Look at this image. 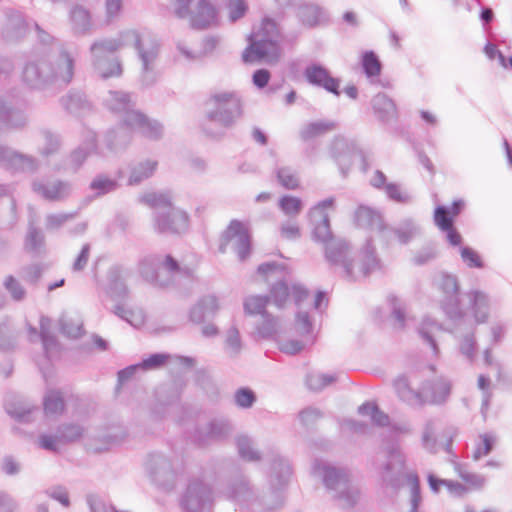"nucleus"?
<instances>
[{
	"label": "nucleus",
	"mask_w": 512,
	"mask_h": 512,
	"mask_svg": "<svg viewBox=\"0 0 512 512\" xmlns=\"http://www.w3.org/2000/svg\"><path fill=\"white\" fill-rule=\"evenodd\" d=\"M124 46H133L142 64L141 84L150 87L157 81L154 63L159 54V42L150 32L138 33L136 30H125L117 38L96 40L90 47L92 65L95 72L102 78L120 77L122 65L115 52Z\"/></svg>",
	"instance_id": "f257e3e1"
},
{
	"label": "nucleus",
	"mask_w": 512,
	"mask_h": 512,
	"mask_svg": "<svg viewBox=\"0 0 512 512\" xmlns=\"http://www.w3.org/2000/svg\"><path fill=\"white\" fill-rule=\"evenodd\" d=\"M74 58L64 49L33 57L23 66L21 79L29 89L44 91L66 87L74 76Z\"/></svg>",
	"instance_id": "f03ea898"
},
{
	"label": "nucleus",
	"mask_w": 512,
	"mask_h": 512,
	"mask_svg": "<svg viewBox=\"0 0 512 512\" xmlns=\"http://www.w3.org/2000/svg\"><path fill=\"white\" fill-rule=\"evenodd\" d=\"M350 249V244L345 239L335 237L324 246V257L331 266H342L346 278L351 281L366 278L381 268L380 259L370 238L362 249V265L357 271L354 268V259L349 257Z\"/></svg>",
	"instance_id": "7ed1b4c3"
},
{
	"label": "nucleus",
	"mask_w": 512,
	"mask_h": 512,
	"mask_svg": "<svg viewBox=\"0 0 512 512\" xmlns=\"http://www.w3.org/2000/svg\"><path fill=\"white\" fill-rule=\"evenodd\" d=\"M141 201L156 211L153 216L154 229L160 234L181 235L189 229V215L173 206L169 192H151L142 196Z\"/></svg>",
	"instance_id": "20e7f679"
},
{
	"label": "nucleus",
	"mask_w": 512,
	"mask_h": 512,
	"mask_svg": "<svg viewBox=\"0 0 512 512\" xmlns=\"http://www.w3.org/2000/svg\"><path fill=\"white\" fill-rule=\"evenodd\" d=\"M281 35L273 19H263L259 30L249 37V45L242 53L245 63L265 61L276 63L281 55Z\"/></svg>",
	"instance_id": "39448f33"
},
{
	"label": "nucleus",
	"mask_w": 512,
	"mask_h": 512,
	"mask_svg": "<svg viewBox=\"0 0 512 512\" xmlns=\"http://www.w3.org/2000/svg\"><path fill=\"white\" fill-rule=\"evenodd\" d=\"M291 467L287 459L276 454L271 459V468L268 477L269 489L265 493L258 490L254 510L260 512H275L284 505L283 489L288 484Z\"/></svg>",
	"instance_id": "423d86ee"
},
{
	"label": "nucleus",
	"mask_w": 512,
	"mask_h": 512,
	"mask_svg": "<svg viewBox=\"0 0 512 512\" xmlns=\"http://www.w3.org/2000/svg\"><path fill=\"white\" fill-rule=\"evenodd\" d=\"M243 114L242 99L235 91L216 92L205 102L206 119L223 129L234 127Z\"/></svg>",
	"instance_id": "0eeeda50"
},
{
	"label": "nucleus",
	"mask_w": 512,
	"mask_h": 512,
	"mask_svg": "<svg viewBox=\"0 0 512 512\" xmlns=\"http://www.w3.org/2000/svg\"><path fill=\"white\" fill-rule=\"evenodd\" d=\"M312 474L321 478L327 490L335 492L334 497L343 501L345 506L352 507L356 503L357 491L351 488L346 469L315 459Z\"/></svg>",
	"instance_id": "6e6552de"
},
{
	"label": "nucleus",
	"mask_w": 512,
	"mask_h": 512,
	"mask_svg": "<svg viewBox=\"0 0 512 512\" xmlns=\"http://www.w3.org/2000/svg\"><path fill=\"white\" fill-rule=\"evenodd\" d=\"M140 273L147 281L159 287H167L170 283L168 279H160V270L164 269L172 275H181L188 279L193 278V270L188 267H181L179 262L170 254L149 255L140 262Z\"/></svg>",
	"instance_id": "1a4fd4ad"
},
{
	"label": "nucleus",
	"mask_w": 512,
	"mask_h": 512,
	"mask_svg": "<svg viewBox=\"0 0 512 512\" xmlns=\"http://www.w3.org/2000/svg\"><path fill=\"white\" fill-rule=\"evenodd\" d=\"M152 482L166 490L174 488L176 479L183 471V462L178 457H168L161 452H152L145 462Z\"/></svg>",
	"instance_id": "9d476101"
},
{
	"label": "nucleus",
	"mask_w": 512,
	"mask_h": 512,
	"mask_svg": "<svg viewBox=\"0 0 512 512\" xmlns=\"http://www.w3.org/2000/svg\"><path fill=\"white\" fill-rule=\"evenodd\" d=\"M440 288L444 293L441 307L446 316L454 323L465 322L466 312L459 301L457 277L448 273L442 274Z\"/></svg>",
	"instance_id": "9b49d317"
},
{
	"label": "nucleus",
	"mask_w": 512,
	"mask_h": 512,
	"mask_svg": "<svg viewBox=\"0 0 512 512\" xmlns=\"http://www.w3.org/2000/svg\"><path fill=\"white\" fill-rule=\"evenodd\" d=\"M212 502L211 487L201 480H192L181 497L180 506L185 512H210Z\"/></svg>",
	"instance_id": "f8f14e48"
},
{
	"label": "nucleus",
	"mask_w": 512,
	"mask_h": 512,
	"mask_svg": "<svg viewBox=\"0 0 512 512\" xmlns=\"http://www.w3.org/2000/svg\"><path fill=\"white\" fill-rule=\"evenodd\" d=\"M31 189L45 201L60 203L71 196L73 185L68 180L41 177L32 180Z\"/></svg>",
	"instance_id": "ddd939ff"
},
{
	"label": "nucleus",
	"mask_w": 512,
	"mask_h": 512,
	"mask_svg": "<svg viewBox=\"0 0 512 512\" xmlns=\"http://www.w3.org/2000/svg\"><path fill=\"white\" fill-rule=\"evenodd\" d=\"M258 490L245 475L239 474L229 481L225 495L240 507L254 509Z\"/></svg>",
	"instance_id": "4468645a"
},
{
	"label": "nucleus",
	"mask_w": 512,
	"mask_h": 512,
	"mask_svg": "<svg viewBox=\"0 0 512 512\" xmlns=\"http://www.w3.org/2000/svg\"><path fill=\"white\" fill-rule=\"evenodd\" d=\"M97 150V141L93 136L71 150L56 165L55 170L66 174H76L83 167L88 157Z\"/></svg>",
	"instance_id": "2eb2a0df"
},
{
	"label": "nucleus",
	"mask_w": 512,
	"mask_h": 512,
	"mask_svg": "<svg viewBox=\"0 0 512 512\" xmlns=\"http://www.w3.org/2000/svg\"><path fill=\"white\" fill-rule=\"evenodd\" d=\"M330 156L338 165L343 176H346L353 160L356 156H360L363 161L364 155L353 140L337 136L331 143Z\"/></svg>",
	"instance_id": "dca6fc26"
},
{
	"label": "nucleus",
	"mask_w": 512,
	"mask_h": 512,
	"mask_svg": "<svg viewBox=\"0 0 512 512\" xmlns=\"http://www.w3.org/2000/svg\"><path fill=\"white\" fill-rule=\"evenodd\" d=\"M224 242L220 245V251L225 252L227 242L235 239L234 251L240 261L246 260L251 253V237L248 230L244 227L243 223L239 220H232L228 225L224 235Z\"/></svg>",
	"instance_id": "f3484780"
},
{
	"label": "nucleus",
	"mask_w": 512,
	"mask_h": 512,
	"mask_svg": "<svg viewBox=\"0 0 512 512\" xmlns=\"http://www.w3.org/2000/svg\"><path fill=\"white\" fill-rule=\"evenodd\" d=\"M305 80L312 86L324 89L335 96H340V79L333 77L330 71L320 63H311L304 69Z\"/></svg>",
	"instance_id": "a211bd4d"
},
{
	"label": "nucleus",
	"mask_w": 512,
	"mask_h": 512,
	"mask_svg": "<svg viewBox=\"0 0 512 512\" xmlns=\"http://www.w3.org/2000/svg\"><path fill=\"white\" fill-rule=\"evenodd\" d=\"M385 454L387 461L379 467L382 481L391 487H397L399 474L404 469L405 458L396 443L387 446Z\"/></svg>",
	"instance_id": "6ab92c4d"
},
{
	"label": "nucleus",
	"mask_w": 512,
	"mask_h": 512,
	"mask_svg": "<svg viewBox=\"0 0 512 512\" xmlns=\"http://www.w3.org/2000/svg\"><path fill=\"white\" fill-rule=\"evenodd\" d=\"M0 166L14 172H36L40 162L33 156L19 153L10 147L0 145Z\"/></svg>",
	"instance_id": "aec40b11"
},
{
	"label": "nucleus",
	"mask_w": 512,
	"mask_h": 512,
	"mask_svg": "<svg viewBox=\"0 0 512 512\" xmlns=\"http://www.w3.org/2000/svg\"><path fill=\"white\" fill-rule=\"evenodd\" d=\"M234 431L232 422L224 416L212 418L205 426L197 429L196 438L200 443L223 441Z\"/></svg>",
	"instance_id": "412c9836"
},
{
	"label": "nucleus",
	"mask_w": 512,
	"mask_h": 512,
	"mask_svg": "<svg viewBox=\"0 0 512 512\" xmlns=\"http://www.w3.org/2000/svg\"><path fill=\"white\" fill-rule=\"evenodd\" d=\"M127 126L141 133L147 139L159 140L163 136V125L155 120L148 118L142 112H130L127 118Z\"/></svg>",
	"instance_id": "4be33fe9"
},
{
	"label": "nucleus",
	"mask_w": 512,
	"mask_h": 512,
	"mask_svg": "<svg viewBox=\"0 0 512 512\" xmlns=\"http://www.w3.org/2000/svg\"><path fill=\"white\" fill-rule=\"evenodd\" d=\"M104 105L111 112L120 115L125 125H127L128 114L130 112H138L135 109L136 102L132 99V94L124 91L110 90L104 98Z\"/></svg>",
	"instance_id": "5701e85b"
},
{
	"label": "nucleus",
	"mask_w": 512,
	"mask_h": 512,
	"mask_svg": "<svg viewBox=\"0 0 512 512\" xmlns=\"http://www.w3.org/2000/svg\"><path fill=\"white\" fill-rule=\"evenodd\" d=\"M27 123L24 110L12 100L0 97V125L7 128H21Z\"/></svg>",
	"instance_id": "b1692460"
},
{
	"label": "nucleus",
	"mask_w": 512,
	"mask_h": 512,
	"mask_svg": "<svg viewBox=\"0 0 512 512\" xmlns=\"http://www.w3.org/2000/svg\"><path fill=\"white\" fill-rule=\"evenodd\" d=\"M424 404H441L446 401L451 392V383L444 377L428 381L421 387Z\"/></svg>",
	"instance_id": "393cba45"
},
{
	"label": "nucleus",
	"mask_w": 512,
	"mask_h": 512,
	"mask_svg": "<svg viewBox=\"0 0 512 512\" xmlns=\"http://www.w3.org/2000/svg\"><path fill=\"white\" fill-rule=\"evenodd\" d=\"M28 30L23 15L17 11L6 13V22L2 28L1 36L7 42H15L22 39Z\"/></svg>",
	"instance_id": "a878e982"
},
{
	"label": "nucleus",
	"mask_w": 512,
	"mask_h": 512,
	"mask_svg": "<svg viewBox=\"0 0 512 512\" xmlns=\"http://www.w3.org/2000/svg\"><path fill=\"white\" fill-rule=\"evenodd\" d=\"M219 310L218 299L214 295L203 296L190 309L189 319L195 324L204 323L213 319Z\"/></svg>",
	"instance_id": "bb28decb"
},
{
	"label": "nucleus",
	"mask_w": 512,
	"mask_h": 512,
	"mask_svg": "<svg viewBox=\"0 0 512 512\" xmlns=\"http://www.w3.org/2000/svg\"><path fill=\"white\" fill-rule=\"evenodd\" d=\"M121 177V171H118V177H111L107 173L96 174L88 186V189L92 192L91 197L93 199H98L110 193L116 192L121 186L119 182Z\"/></svg>",
	"instance_id": "cd10ccee"
},
{
	"label": "nucleus",
	"mask_w": 512,
	"mask_h": 512,
	"mask_svg": "<svg viewBox=\"0 0 512 512\" xmlns=\"http://www.w3.org/2000/svg\"><path fill=\"white\" fill-rule=\"evenodd\" d=\"M217 20L216 8L207 0H199L195 11L191 13L190 25L193 29L204 30Z\"/></svg>",
	"instance_id": "c85d7f7f"
},
{
	"label": "nucleus",
	"mask_w": 512,
	"mask_h": 512,
	"mask_svg": "<svg viewBox=\"0 0 512 512\" xmlns=\"http://www.w3.org/2000/svg\"><path fill=\"white\" fill-rule=\"evenodd\" d=\"M371 104L375 116L382 123H388L397 119L398 112L396 104L385 93L376 94L373 97Z\"/></svg>",
	"instance_id": "c756f323"
},
{
	"label": "nucleus",
	"mask_w": 512,
	"mask_h": 512,
	"mask_svg": "<svg viewBox=\"0 0 512 512\" xmlns=\"http://www.w3.org/2000/svg\"><path fill=\"white\" fill-rule=\"evenodd\" d=\"M355 222L359 227L376 230L381 234L387 230L382 215L367 206H359L355 212Z\"/></svg>",
	"instance_id": "7c9ffc66"
},
{
	"label": "nucleus",
	"mask_w": 512,
	"mask_h": 512,
	"mask_svg": "<svg viewBox=\"0 0 512 512\" xmlns=\"http://www.w3.org/2000/svg\"><path fill=\"white\" fill-rule=\"evenodd\" d=\"M297 16L300 22L309 28L320 25L328 20L327 11L313 3L302 4L298 7Z\"/></svg>",
	"instance_id": "2f4dec72"
},
{
	"label": "nucleus",
	"mask_w": 512,
	"mask_h": 512,
	"mask_svg": "<svg viewBox=\"0 0 512 512\" xmlns=\"http://www.w3.org/2000/svg\"><path fill=\"white\" fill-rule=\"evenodd\" d=\"M156 398L158 403L152 409L151 414L155 419H161L165 415L166 407L177 403L180 395L175 386L169 385L158 388Z\"/></svg>",
	"instance_id": "473e14b6"
},
{
	"label": "nucleus",
	"mask_w": 512,
	"mask_h": 512,
	"mask_svg": "<svg viewBox=\"0 0 512 512\" xmlns=\"http://www.w3.org/2000/svg\"><path fill=\"white\" fill-rule=\"evenodd\" d=\"M131 129L122 122V125L109 130L105 135V143L109 150L118 152L127 147L131 141Z\"/></svg>",
	"instance_id": "72a5a7b5"
},
{
	"label": "nucleus",
	"mask_w": 512,
	"mask_h": 512,
	"mask_svg": "<svg viewBox=\"0 0 512 512\" xmlns=\"http://www.w3.org/2000/svg\"><path fill=\"white\" fill-rule=\"evenodd\" d=\"M394 387L399 397L411 406L424 405L423 393L420 390L411 388L406 376L401 375L394 381Z\"/></svg>",
	"instance_id": "f704fd0d"
},
{
	"label": "nucleus",
	"mask_w": 512,
	"mask_h": 512,
	"mask_svg": "<svg viewBox=\"0 0 512 512\" xmlns=\"http://www.w3.org/2000/svg\"><path fill=\"white\" fill-rule=\"evenodd\" d=\"M386 229L387 230L382 233L383 237L393 234L401 244L409 243L420 231L419 226L411 218L402 220L395 228L386 226Z\"/></svg>",
	"instance_id": "c9c22d12"
},
{
	"label": "nucleus",
	"mask_w": 512,
	"mask_h": 512,
	"mask_svg": "<svg viewBox=\"0 0 512 512\" xmlns=\"http://www.w3.org/2000/svg\"><path fill=\"white\" fill-rule=\"evenodd\" d=\"M24 248L34 256H40L45 250V235L32 221H29Z\"/></svg>",
	"instance_id": "e433bc0d"
},
{
	"label": "nucleus",
	"mask_w": 512,
	"mask_h": 512,
	"mask_svg": "<svg viewBox=\"0 0 512 512\" xmlns=\"http://www.w3.org/2000/svg\"><path fill=\"white\" fill-rule=\"evenodd\" d=\"M158 163L154 160H144L130 167V176L128 179V185L134 186L140 184L142 181L151 177L156 170Z\"/></svg>",
	"instance_id": "4c0bfd02"
},
{
	"label": "nucleus",
	"mask_w": 512,
	"mask_h": 512,
	"mask_svg": "<svg viewBox=\"0 0 512 512\" xmlns=\"http://www.w3.org/2000/svg\"><path fill=\"white\" fill-rule=\"evenodd\" d=\"M59 329L67 338L78 339L84 334L83 321L78 316L63 314L59 319Z\"/></svg>",
	"instance_id": "58836bf2"
},
{
	"label": "nucleus",
	"mask_w": 512,
	"mask_h": 512,
	"mask_svg": "<svg viewBox=\"0 0 512 512\" xmlns=\"http://www.w3.org/2000/svg\"><path fill=\"white\" fill-rule=\"evenodd\" d=\"M235 444L241 459L248 462H259L262 459L261 453L254 448V441L248 435H238Z\"/></svg>",
	"instance_id": "ea45409f"
},
{
	"label": "nucleus",
	"mask_w": 512,
	"mask_h": 512,
	"mask_svg": "<svg viewBox=\"0 0 512 512\" xmlns=\"http://www.w3.org/2000/svg\"><path fill=\"white\" fill-rule=\"evenodd\" d=\"M440 329L441 325L429 317H425L418 328L420 337L431 347L435 356L439 354V347L435 339V332L440 331Z\"/></svg>",
	"instance_id": "a19ab883"
},
{
	"label": "nucleus",
	"mask_w": 512,
	"mask_h": 512,
	"mask_svg": "<svg viewBox=\"0 0 512 512\" xmlns=\"http://www.w3.org/2000/svg\"><path fill=\"white\" fill-rule=\"evenodd\" d=\"M336 126V122L331 120L310 122L301 129L300 136L302 140L307 141L334 130Z\"/></svg>",
	"instance_id": "79ce46f5"
},
{
	"label": "nucleus",
	"mask_w": 512,
	"mask_h": 512,
	"mask_svg": "<svg viewBox=\"0 0 512 512\" xmlns=\"http://www.w3.org/2000/svg\"><path fill=\"white\" fill-rule=\"evenodd\" d=\"M314 225L312 230V238L315 242L321 243L323 247L330 239L335 237L332 234L330 228V220L328 215H318L314 221H311Z\"/></svg>",
	"instance_id": "37998d69"
},
{
	"label": "nucleus",
	"mask_w": 512,
	"mask_h": 512,
	"mask_svg": "<svg viewBox=\"0 0 512 512\" xmlns=\"http://www.w3.org/2000/svg\"><path fill=\"white\" fill-rule=\"evenodd\" d=\"M72 29L76 34H85L91 27V16L88 10L82 6H75L70 12Z\"/></svg>",
	"instance_id": "c03bdc74"
},
{
	"label": "nucleus",
	"mask_w": 512,
	"mask_h": 512,
	"mask_svg": "<svg viewBox=\"0 0 512 512\" xmlns=\"http://www.w3.org/2000/svg\"><path fill=\"white\" fill-rule=\"evenodd\" d=\"M5 410L15 420L23 423L30 422L32 420V414L39 412L36 407H30L22 402H13L9 399L5 400Z\"/></svg>",
	"instance_id": "a18cd8bd"
},
{
	"label": "nucleus",
	"mask_w": 512,
	"mask_h": 512,
	"mask_svg": "<svg viewBox=\"0 0 512 512\" xmlns=\"http://www.w3.org/2000/svg\"><path fill=\"white\" fill-rule=\"evenodd\" d=\"M62 107L71 114H77L89 107L85 95L80 91L71 90L60 99Z\"/></svg>",
	"instance_id": "49530a36"
},
{
	"label": "nucleus",
	"mask_w": 512,
	"mask_h": 512,
	"mask_svg": "<svg viewBox=\"0 0 512 512\" xmlns=\"http://www.w3.org/2000/svg\"><path fill=\"white\" fill-rule=\"evenodd\" d=\"M361 68L369 79L378 77L382 71V63L377 54L372 50L364 51L361 55Z\"/></svg>",
	"instance_id": "de8ad7c7"
},
{
	"label": "nucleus",
	"mask_w": 512,
	"mask_h": 512,
	"mask_svg": "<svg viewBox=\"0 0 512 512\" xmlns=\"http://www.w3.org/2000/svg\"><path fill=\"white\" fill-rule=\"evenodd\" d=\"M108 285L110 292L116 297L123 298L127 295L128 289L123 280V269L120 266H113L108 271Z\"/></svg>",
	"instance_id": "09e8293b"
},
{
	"label": "nucleus",
	"mask_w": 512,
	"mask_h": 512,
	"mask_svg": "<svg viewBox=\"0 0 512 512\" xmlns=\"http://www.w3.org/2000/svg\"><path fill=\"white\" fill-rule=\"evenodd\" d=\"M64 408V399L59 391L50 390L46 393L43 399V410L46 416L60 415Z\"/></svg>",
	"instance_id": "8fccbe9b"
},
{
	"label": "nucleus",
	"mask_w": 512,
	"mask_h": 512,
	"mask_svg": "<svg viewBox=\"0 0 512 512\" xmlns=\"http://www.w3.org/2000/svg\"><path fill=\"white\" fill-rule=\"evenodd\" d=\"M270 302L268 295H252L244 300V311L248 315H264L267 313L266 306Z\"/></svg>",
	"instance_id": "3c124183"
},
{
	"label": "nucleus",
	"mask_w": 512,
	"mask_h": 512,
	"mask_svg": "<svg viewBox=\"0 0 512 512\" xmlns=\"http://www.w3.org/2000/svg\"><path fill=\"white\" fill-rule=\"evenodd\" d=\"M242 340L239 330L236 326H232L227 330L224 350L230 358H236L242 351Z\"/></svg>",
	"instance_id": "603ef678"
},
{
	"label": "nucleus",
	"mask_w": 512,
	"mask_h": 512,
	"mask_svg": "<svg viewBox=\"0 0 512 512\" xmlns=\"http://www.w3.org/2000/svg\"><path fill=\"white\" fill-rule=\"evenodd\" d=\"M465 203L463 200L458 199L452 202L450 206L447 205H438L434 209L433 219L437 221V213L440 209V218L449 223H454L455 219L464 209Z\"/></svg>",
	"instance_id": "864d4df0"
},
{
	"label": "nucleus",
	"mask_w": 512,
	"mask_h": 512,
	"mask_svg": "<svg viewBox=\"0 0 512 512\" xmlns=\"http://www.w3.org/2000/svg\"><path fill=\"white\" fill-rule=\"evenodd\" d=\"M279 184L288 190H295L299 187L297 171L290 166L279 167L275 170Z\"/></svg>",
	"instance_id": "5fc2aeb1"
},
{
	"label": "nucleus",
	"mask_w": 512,
	"mask_h": 512,
	"mask_svg": "<svg viewBox=\"0 0 512 512\" xmlns=\"http://www.w3.org/2000/svg\"><path fill=\"white\" fill-rule=\"evenodd\" d=\"M440 210L437 213V221H434L437 228L445 233L446 241L449 245L456 247L462 243V236L454 226V223H449L440 218Z\"/></svg>",
	"instance_id": "6e6d98bb"
},
{
	"label": "nucleus",
	"mask_w": 512,
	"mask_h": 512,
	"mask_svg": "<svg viewBox=\"0 0 512 512\" xmlns=\"http://www.w3.org/2000/svg\"><path fill=\"white\" fill-rule=\"evenodd\" d=\"M391 306V317L393 325L397 329H403L406 322V305L405 303L394 295L388 297Z\"/></svg>",
	"instance_id": "4d7b16f0"
},
{
	"label": "nucleus",
	"mask_w": 512,
	"mask_h": 512,
	"mask_svg": "<svg viewBox=\"0 0 512 512\" xmlns=\"http://www.w3.org/2000/svg\"><path fill=\"white\" fill-rule=\"evenodd\" d=\"M336 381V376L324 373H309L306 376V385L309 390L321 391Z\"/></svg>",
	"instance_id": "13d9d810"
},
{
	"label": "nucleus",
	"mask_w": 512,
	"mask_h": 512,
	"mask_svg": "<svg viewBox=\"0 0 512 512\" xmlns=\"http://www.w3.org/2000/svg\"><path fill=\"white\" fill-rule=\"evenodd\" d=\"M42 136L44 138V145L40 149V154L43 157H49L57 153L62 145L60 135L49 130H44L42 131Z\"/></svg>",
	"instance_id": "bf43d9fd"
},
{
	"label": "nucleus",
	"mask_w": 512,
	"mask_h": 512,
	"mask_svg": "<svg viewBox=\"0 0 512 512\" xmlns=\"http://www.w3.org/2000/svg\"><path fill=\"white\" fill-rule=\"evenodd\" d=\"M3 286L13 301L21 302L26 298V289L13 275L6 276Z\"/></svg>",
	"instance_id": "052dcab7"
},
{
	"label": "nucleus",
	"mask_w": 512,
	"mask_h": 512,
	"mask_svg": "<svg viewBox=\"0 0 512 512\" xmlns=\"http://www.w3.org/2000/svg\"><path fill=\"white\" fill-rule=\"evenodd\" d=\"M291 289H289L287 283L283 280H280L273 284L270 288V300L273 301L274 305L278 308L284 307L288 297L290 295Z\"/></svg>",
	"instance_id": "680f3d73"
},
{
	"label": "nucleus",
	"mask_w": 512,
	"mask_h": 512,
	"mask_svg": "<svg viewBox=\"0 0 512 512\" xmlns=\"http://www.w3.org/2000/svg\"><path fill=\"white\" fill-rule=\"evenodd\" d=\"M278 204L283 213L291 218L299 215L303 208L302 200L292 195L282 196Z\"/></svg>",
	"instance_id": "e2e57ef3"
},
{
	"label": "nucleus",
	"mask_w": 512,
	"mask_h": 512,
	"mask_svg": "<svg viewBox=\"0 0 512 512\" xmlns=\"http://www.w3.org/2000/svg\"><path fill=\"white\" fill-rule=\"evenodd\" d=\"M406 480L410 485V505L411 509L408 512H418L419 505L422 501L420 481L416 473H408Z\"/></svg>",
	"instance_id": "0e129e2a"
},
{
	"label": "nucleus",
	"mask_w": 512,
	"mask_h": 512,
	"mask_svg": "<svg viewBox=\"0 0 512 512\" xmlns=\"http://www.w3.org/2000/svg\"><path fill=\"white\" fill-rule=\"evenodd\" d=\"M256 400V393L249 387H240L234 393V402L241 409L251 408Z\"/></svg>",
	"instance_id": "69168bd1"
},
{
	"label": "nucleus",
	"mask_w": 512,
	"mask_h": 512,
	"mask_svg": "<svg viewBox=\"0 0 512 512\" xmlns=\"http://www.w3.org/2000/svg\"><path fill=\"white\" fill-rule=\"evenodd\" d=\"M170 357L168 353H153L147 358L142 359L138 365L142 370H155L163 367Z\"/></svg>",
	"instance_id": "338daca9"
},
{
	"label": "nucleus",
	"mask_w": 512,
	"mask_h": 512,
	"mask_svg": "<svg viewBox=\"0 0 512 512\" xmlns=\"http://www.w3.org/2000/svg\"><path fill=\"white\" fill-rule=\"evenodd\" d=\"M461 354L469 361L472 362L475 359L477 351V342L474 333L465 334L459 344Z\"/></svg>",
	"instance_id": "774afa93"
}]
</instances>
